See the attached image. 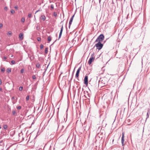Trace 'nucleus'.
I'll use <instances>...</instances> for the list:
<instances>
[{
  "label": "nucleus",
  "instance_id": "obj_32",
  "mask_svg": "<svg viewBox=\"0 0 150 150\" xmlns=\"http://www.w3.org/2000/svg\"><path fill=\"white\" fill-rule=\"evenodd\" d=\"M51 7L53 9L54 8V6L53 5H51Z\"/></svg>",
  "mask_w": 150,
  "mask_h": 150
},
{
  "label": "nucleus",
  "instance_id": "obj_36",
  "mask_svg": "<svg viewBox=\"0 0 150 150\" xmlns=\"http://www.w3.org/2000/svg\"><path fill=\"white\" fill-rule=\"evenodd\" d=\"M1 83H2L1 80V79H0V85L1 84Z\"/></svg>",
  "mask_w": 150,
  "mask_h": 150
},
{
  "label": "nucleus",
  "instance_id": "obj_23",
  "mask_svg": "<svg viewBox=\"0 0 150 150\" xmlns=\"http://www.w3.org/2000/svg\"><path fill=\"white\" fill-rule=\"evenodd\" d=\"M5 70V69L4 68H3L1 69V71L2 72H4Z\"/></svg>",
  "mask_w": 150,
  "mask_h": 150
},
{
  "label": "nucleus",
  "instance_id": "obj_11",
  "mask_svg": "<svg viewBox=\"0 0 150 150\" xmlns=\"http://www.w3.org/2000/svg\"><path fill=\"white\" fill-rule=\"evenodd\" d=\"M12 114L14 115H15V116H16L17 115V113H16V111H15V110H13L12 111Z\"/></svg>",
  "mask_w": 150,
  "mask_h": 150
},
{
  "label": "nucleus",
  "instance_id": "obj_37",
  "mask_svg": "<svg viewBox=\"0 0 150 150\" xmlns=\"http://www.w3.org/2000/svg\"><path fill=\"white\" fill-rule=\"evenodd\" d=\"M4 59H7V57H6V56H4Z\"/></svg>",
  "mask_w": 150,
  "mask_h": 150
},
{
  "label": "nucleus",
  "instance_id": "obj_18",
  "mask_svg": "<svg viewBox=\"0 0 150 150\" xmlns=\"http://www.w3.org/2000/svg\"><path fill=\"white\" fill-rule=\"evenodd\" d=\"M53 15L55 17H57V13L56 12H54L53 13Z\"/></svg>",
  "mask_w": 150,
  "mask_h": 150
},
{
  "label": "nucleus",
  "instance_id": "obj_4",
  "mask_svg": "<svg viewBox=\"0 0 150 150\" xmlns=\"http://www.w3.org/2000/svg\"><path fill=\"white\" fill-rule=\"evenodd\" d=\"M88 76L86 75L85 76L84 80V83L85 84L86 86H88Z\"/></svg>",
  "mask_w": 150,
  "mask_h": 150
},
{
  "label": "nucleus",
  "instance_id": "obj_1",
  "mask_svg": "<svg viewBox=\"0 0 150 150\" xmlns=\"http://www.w3.org/2000/svg\"><path fill=\"white\" fill-rule=\"evenodd\" d=\"M96 46L97 49L98 50H101L103 46V44L101 43V42H98V43L96 44L94 47Z\"/></svg>",
  "mask_w": 150,
  "mask_h": 150
},
{
  "label": "nucleus",
  "instance_id": "obj_38",
  "mask_svg": "<svg viewBox=\"0 0 150 150\" xmlns=\"http://www.w3.org/2000/svg\"><path fill=\"white\" fill-rule=\"evenodd\" d=\"M15 98V97L14 96H13L12 97L11 99L12 100L14 99Z\"/></svg>",
  "mask_w": 150,
  "mask_h": 150
},
{
  "label": "nucleus",
  "instance_id": "obj_6",
  "mask_svg": "<svg viewBox=\"0 0 150 150\" xmlns=\"http://www.w3.org/2000/svg\"><path fill=\"white\" fill-rule=\"evenodd\" d=\"M124 133L122 134V136L121 138V143L122 144V146H124L125 145L124 144Z\"/></svg>",
  "mask_w": 150,
  "mask_h": 150
},
{
  "label": "nucleus",
  "instance_id": "obj_24",
  "mask_svg": "<svg viewBox=\"0 0 150 150\" xmlns=\"http://www.w3.org/2000/svg\"><path fill=\"white\" fill-rule=\"evenodd\" d=\"M21 107L20 106H18L17 107V108L18 110H20L21 109Z\"/></svg>",
  "mask_w": 150,
  "mask_h": 150
},
{
  "label": "nucleus",
  "instance_id": "obj_27",
  "mask_svg": "<svg viewBox=\"0 0 150 150\" xmlns=\"http://www.w3.org/2000/svg\"><path fill=\"white\" fill-rule=\"evenodd\" d=\"M11 12L12 14H13L15 13V11L14 10H11Z\"/></svg>",
  "mask_w": 150,
  "mask_h": 150
},
{
  "label": "nucleus",
  "instance_id": "obj_16",
  "mask_svg": "<svg viewBox=\"0 0 150 150\" xmlns=\"http://www.w3.org/2000/svg\"><path fill=\"white\" fill-rule=\"evenodd\" d=\"M25 21V18L24 17L22 18L21 19V21L23 23H24Z\"/></svg>",
  "mask_w": 150,
  "mask_h": 150
},
{
  "label": "nucleus",
  "instance_id": "obj_29",
  "mask_svg": "<svg viewBox=\"0 0 150 150\" xmlns=\"http://www.w3.org/2000/svg\"><path fill=\"white\" fill-rule=\"evenodd\" d=\"M32 16V14L31 13H29L28 15V16L29 18H30Z\"/></svg>",
  "mask_w": 150,
  "mask_h": 150
},
{
  "label": "nucleus",
  "instance_id": "obj_26",
  "mask_svg": "<svg viewBox=\"0 0 150 150\" xmlns=\"http://www.w3.org/2000/svg\"><path fill=\"white\" fill-rule=\"evenodd\" d=\"M32 78L33 79H35L36 78V76L35 75H33V76H32Z\"/></svg>",
  "mask_w": 150,
  "mask_h": 150
},
{
  "label": "nucleus",
  "instance_id": "obj_28",
  "mask_svg": "<svg viewBox=\"0 0 150 150\" xmlns=\"http://www.w3.org/2000/svg\"><path fill=\"white\" fill-rule=\"evenodd\" d=\"M40 48L41 49H42L43 47V45H42V44L40 45Z\"/></svg>",
  "mask_w": 150,
  "mask_h": 150
},
{
  "label": "nucleus",
  "instance_id": "obj_48",
  "mask_svg": "<svg viewBox=\"0 0 150 150\" xmlns=\"http://www.w3.org/2000/svg\"><path fill=\"white\" fill-rule=\"evenodd\" d=\"M28 57H30V56H29V55H28Z\"/></svg>",
  "mask_w": 150,
  "mask_h": 150
},
{
  "label": "nucleus",
  "instance_id": "obj_17",
  "mask_svg": "<svg viewBox=\"0 0 150 150\" xmlns=\"http://www.w3.org/2000/svg\"><path fill=\"white\" fill-rule=\"evenodd\" d=\"M48 48L47 47H46L45 48V53L46 54H47L48 52Z\"/></svg>",
  "mask_w": 150,
  "mask_h": 150
},
{
  "label": "nucleus",
  "instance_id": "obj_51",
  "mask_svg": "<svg viewBox=\"0 0 150 150\" xmlns=\"http://www.w3.org/2000/svg\"><path fill=\"white\" fill-rule=\"evenodd\" d=\"M11 57H13V55H12V56H11Z\"/></svg>",
  "mask_w": 150,
  "mask_h": 150
},
{
  "label": "nucleus",
  "instance_id": "obj_7",
  "mask_svg": "<svg viewBox=\"0 0 150 150\" xmlns=\"http://www.w3.org/2000/svg\"><path fill=\"white\" fill-rule=\"evenodd\" d=\"M63 26H62L60 30V33L59 34V38H58V39H59L60 38L61 36V35H62V32L63 31Z\"/></svg>",
  "mask_w": 150,
  "mask_h": 150
},
{
  "label": "nucleus",
  "instance_id": "obj_2",
  "mask_svg": "<svg viewBox=\"0 0 150 150\" xmlns=\"http://www.w3.org/2000/svg\"><path fill=\"white\" fill-rule=\"evenodd\" d=\"M104 36L103 34H101L99 35L96 39L95 42H101L104 39Z\"/></svg>",
  "mask_w": 150,
  "mask_h": 150
},
{
  "label": "nucleus",
  "instance_id": "obj_8",
  "mask_svg": "<svg viewBox=\"0 0 150 150\" xmlns=\"http://www.w3.org/2000/svg\"><path fill=\"white\" fill-rule=\"evenodd\" d=\"M23 33H20L19 35V37L20 39L21 40H22L23 39Z\"/></svg>",
  "mask_w": 150,
  "mask_h": 150
},
{
  "label": "nucleus",
  "instance_id": "obj_42",
  "mask_svg": "<svg viewBox=\"0 0 150 150\" xmlns=\"http://www.w3.org/2000/svg\"><path fill=\"white\" fill-rule=\"evenodd\" d=\"M73 76H71V79H70V80H72V78H73Z\"/></svg>",
  "mask_w": 150,
  "mask_h": 150
},
{
  "label": "nucleus",
  "instance_id": "obj_31",
  "mask_svg": "<svg viewBox=\"0 0 150 150\" xmlns=\"http://www.w3.org/2000/svg\"><path fill=\"white\" fill-rule=\"evenodd\" d=\"M37 40L38 41H40L41 40V38H39V37H38L37 38Z\"/></svg>",
  "mask_w": 150,
  "mask_h": 150
},
{
  "label": "nucleus",
  "instance_id": "obj_49",
  "mask_svg": "<svg viewBox=\"0 0 150 150\" xmlns=\"http://www.w3.org/2000/svg\"><path fill=\"white\" fill-rule=\"evenodd\" d=\"M28 57H30V56H29V55H28Z\"/></svg>",
  "mask_w": 150,
  "mask_h": 150
},
{
  "label": "nucleus",
  "instance_id": "obj_21",
  "mask_svg": "<svg viewBox=\"0 0 150 150\" xmlns=\"http://www.w3.org/2000/svg\"><path fill=\"white\" fill-rule=\"evenodd\" d=\"M7 35H12V32L11 31H9L7 33Z\"/></svg>",
  "mask_w": 150,
  "mask_h": 150
},
{
  "label": "nucleus",
  "instance_id": "obj_15",
  "mask_svg": "<svg viewBox=\"0 0 150 150\" xmlns=\"http://www.w3.org/2000/svg\"><path fill=\"white\" fill-rule=\"evenodd\" d=\"M30 98V96L29 95L27 96L26 98V101H28L29 100Z\"/></svg>",
  "mask_w": 150,
  "mask_h": 150
},
{
  "label": "nucleus",
  "instance_id": "obj_45",
  "mask_svg": "<svg viewBox=\"0 0 150 150\" xmlns=\"http://www.w3.org/2000/svg\"><path fill=\"white\" fill-rule=\"evenodd\" d=\"M2 89L1 88H0V91H2Z\"/></svg>",
  "mask_w": 150,
  "mask_h": 150
},
{
  "label": "nucleus",
  "instance_id": "obj_34",
  "mask_svg": "<svg viewBox=\"0 0 150 150\" xmlns=\"http://www.w3.org/2000/svg\"><path fill=\"white\" fill-rule=\"evenodd\" d=\"M81 66L78 69H77V70H79L80 71L81 69Z\"/></svg>",
  "mask_w": 150,
  "mask_h": 150
},
{
  "label": "nucleus",
  "instance_id": "obj_40",
  "mask_svg": "<svg viewBox=\"0 0 150 150\" xmlns=\"http://www.w3.org/2000/svg\"><path fill=\"white\" fill-rule=\"evenodd\" d=\"M4 9H7V7L6 6L5 7Z\"/></svg>",
  "mask_w": 150,
  "mask_h": 150
},
{
  "label": "nucleus",
  "instance_id": "obj_3",
  "mask_svg": "<svg viewBox=\"0 0 150 150\" xmlns=\"http://www.w3.org/2000/svg\"><path fill=\"white\" fill-rule=\"evenodd\" d=\"M94 59H95V57H94V54H92L91 55V57L90 58V59L88 60V64L89 65L91 64V63L93 61H94Z\"/></svg>",
  "mask_w": 150,
  "mask_h": 150
},
{
  "label": "nucleus",
  "instance_id": "obj_5",
  "mask_svg": "<svg viewBox=\"0 0 150 150\" xmlns=\"http://www.w3.org/2000/svg\"><path fill=\"white\" fill-rule=\"evenodd\" d=\"M74 16V14L73 16H72V17H71L70 19V20L69 23V28H70V26L72 23V22Z\"/></svg>",
  "mask_w": 150,
  "mask_h": 150
},
{
  "label": "nucleus",
  "instance_id": "obj_33",
  "mask_svg": "<svg viewBox=\"0 0 150 150\" xmlns=\"http://www.w3.org/2000/svg\"><path fill=\"white\" fill-rule=\"evenodd\" d=\"M147 113H148L149 114L150 113V109L149 108L148 109Z\"/></svg>",
  "mask_w": 150,
  "mask_h": 150
},
{
  "label": "nucleus",
  "instance_id": "obj_39",
  "mask_svg": "<svg viewBox=\"0 0 150 150\" xmlns=\"http://www.w3.org/2000/svg\"><path fill=\"white\" fill-rule=\"evenodd\" d=\"M14 8L16 9L18 8V7L17 6H15Z\"/></svg>",
  "mask_w": 150,
  "mask_h": 150
},
{
  "label": "nucleus",
  "instance_id": "obj_9",
  "mask_svg": "<svg viewBox=\"0 0 150 150\" xmlns=\"http://www.w3.org/2000/svg\"><path fill=\"white\" fill-rule=\"evenodd\" d=\"M40 18L43 21H44L45 20L46 18L44 15H41Z\"/></svg>",
  "mask_w": 150,
  "mask_h": 150
},
{
  "label": "nucleus",
  "instance_id": "obj_30",
  "mask_svg": "<svg viewBox=\"0 0 150 150\" xmlns=\"http://www.w3.org/2000/svg\"><path fill=\"white\" fill-rule=\"evenodd\" d=\"M149 113H147V117L146 119H147L149 117Z\"/></svg>",
  "mask_w": 150,
  "mask_h": 150
},
{
  "label": "nucleus",
  "instance_id": "obj_41",
  "mask_svg": "<svg viewBox=\"0 0 150 150\" xmlns=\"http://www.w3.org/2000/svg\"><path fill=\"white\" fill-rule=\"evenodd\" d=\"M40 11V10H37V11H36L35 12V13L37 12H38V11Z\"/></svg>",
  "mask_w": 150,
  "mask_h": 150
},
{
  "label": "nucleus",
  "instance_id": "obj_12",
  "mask_svg": "<svg viewBox=\"0 0 150 150\" xmlns=\"http://www.w3.org/2000/svg\"><path fill=\"white\" fill-rule=\"evenodd\" d=\"M6 71L8 73H9L11 71V68H8L6 70Z\"/></svg>",
  "mask_w": 150,
  "mask_h": 150
},
{
  "label": "nucleus",
  "instance_id": "obj_14",
  "mask_svg": "<svg viewBox=\"0 0 150 150\" xmlns=\"http://www.w3.org/2000/svg\"><path fill=\"white\" fill-rule=\"evenodd\" d=\"M47 40L50 42L51 40V37L50 36H49L47 38Z\"/></svg>",
  "mask_w": 150,
  "mask_h": 150
},
{
  "label": "nucleus",
  "instance_id": "obj_25",
  "mask_svg": "<svg viewBox=\"0 0 150 150\" xmlns=\"http://www.w3.org/2000/svg\"><path fill=\"white\" fill-rule=\"evenodd\" d=\"M24 71V69H22L21 71V73H23Z\"/></svg>",
  "mask_w": 150,
  "mask_h": 150
},
{
  "label": "nucleus",
  "instance_id": "obj_22",
  "mask_svg": "<svg viewBox=\"0 0 150 150\" xmlns=\"http://www.w3.org/2000/svg\"><path fill=\"white\" fill-rule=\"evenodd\" d=\"M11 64H15V61L14 60H13L11 61Z\"/></svg>",
  "mask_w": 150,
  "mask_h": 150
},
{
  "label": "nucleus",
  "instance_id": "obj_35",
  "mask_svg": "<svg viewBox=\"0 0 150 150\" xmlns=\"http://www.w3.org/2000/svg\"><path fill=\"white\" fill-rule=\"evenodd\" d=\"M3 26V25L2 23H0V28L2 27Z\"/></svg>",
  "mask_w": 150,
  "mask_h": 150
},
{
  "label": "nucleus",
  "instance_id": "obj_46",
  "mask_svg": "<svg viewBox=\"0 0 150 150\" xmlns=\"http://www.w3.org/2000/svg\"><path fill=\"white\" fill-rule=\"evenodd\" d=\"M82 12L83 13V10H82Z\"/></svg>",
  "mask_w": 150,
  "mask_h": 150
},
{
  "label": "nucleus",
  "instance_id": "obj_44",
  "mask_svg": "<svg viewBox=\"0 0 150 150\" xmlns=\"http://www.w3.org/2000/svg\"><path fill=\"white\" fill-rule=\"evenodd\" d=\"M89 93H88V96L89 97H90V96H89Z\"/></svg>",
  "mask_w": 150,
  "mask_h": 150
},
{
  "label": "nucleus",
  "instance_id": "obj_19",
  "mask_svg": "<svg viewBox=\"0 0 150 150\" xmlns=\"http://www.w3.org/2000/svg\"><path fill=\"white\" fill-rule=\"evenodd\" d=\"M7 125H4L3 126V127L4 129H6L7 128Z\"/></svg>",
  "mask_w": 150,
  "mask_h": 150
},
{
  "label": "nucleus",
  "instance_id": "obj_20",
  "mask_svg": "<svg viewBox=\"0 0 150 150\" xmlns=\"http://www.w3.org/2000/svg\"><path fill=\"white\" fill-rule=\"evenodd\" d=\"M23 87L22 86H20L19 88V90L20 91H22L23 90Z\"/></svg>",
  "mask_w": 150,
  "mask_h": 150
},
{
  "label": "nucleus",
  "instance_id": "obj_43",
  "mask_svg": "<svg viewBox=\"0 0 150 150\" xmlns=\"http://www.w3.org/2000/svg\"><path fill=\"white\" fill-rule=\"evenodd\" d=\"M99 2L100 3V1H101V0H99Z\"/></svg>",
  "mask_w": 150,
  "mask_h": 150
},
{
  "label": "nucleus",
  "instance_id": "obj_10",
  "mask_svg": "<svg viewBox=\"0 0 150 150\" xmlns=\"http://www.w3.org/2000/svg\"><path fill=\"white\" fill-rule=\"evenodd\" d=\"M80 71L79 70H77V71H76V74L75 75V77L76 78H78L79 77Z\"/></svg>",
  "mask_w": 150,
  "mask_h": 150
},
{
  "label": "nucleus",
  "instance_id": "obj_50",
  "mask_svg": "<svg viewBox=\"0 0 150 150\" xmlns=\"http://www.w3.org/2000/svg\"><path fill=\"white\" fill-rule=\"evenodd\" d=\"M59 1H61V0H58Z\"/></svg>",
  "mask_w": 150,
  "mask_h": 150
},
{
  "label": "nucleus",
  "instance_id": "obj_47",
  "mask_svg": "<svg viewBox=\"0 0 150 150\" xmlns=\"http://www.w3.org/2000/svg\"><path fill=\"white\" fill-rule=\"evenodd\" d=\"M81 10H80V13H81Z\"/></svg>",
  "mask_w": 150,
  "mask_h": 150
},
{
  "label": "nucleus",
  "instance_id": "obj_13",
  "mask_svg": "<svg viewBox=\"0 0 150 150\" xmlns=\"http://www.w3.org/2000/svg\"><path fill=\"white\" fill-rule=\"evenodd\" d=\"M36 66L37 68H39L40 66V64L39 63H38L36 64Z\"/></svg>",
  "mask_w": 150,
  "mask_h": 150
}]
</instances>
